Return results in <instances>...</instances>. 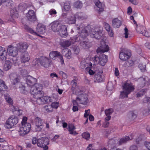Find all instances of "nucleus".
<instances>
[{"label":"nucleus","mask_w":150,"mask_h":150,"mask_svg":"<svg viewBox=\"0 0 150 150\" xmlns=\"http://www.w3.org/2000/svg\"><path fill=\"white\" fill-rule=\"evenodd\" d=\"M49 139L46 137H42L37 140V146L43 148L44 150H47L48 149L47 145L49 144Z\"/></svg>","instance_id":"obj_4"},{"label":"nucleus","mask_w":150,"mask_h":150,"mask_svg":"<svg viewBox=\"0 0 150 150\" xmlns=\"http://www.w3.org/2000/svg\"><path fill=\"white\" fill-rule=\"evenodd\" d=\"M37 80L30 76H28L26 79V82L28 85L30 86H33L36 84Z\"/></svg>","instance_id":"obj_18"},{"label":"nucleus","mask_w":150,"mask_h":150,"mask_svg":"<svg viewBox=\"0 0 150 150\" xmlns=\"http://www.w3.org/2000/svg\"><path fill=\"white\" fill-rule=\"evenodd\" d=\"M56 11L54 9H51L49 11V14L51 15H54L57 14Z\"/></svg>","instance_id":"obj_60"},{"label":"nucleus","mask_w":150,"mask_h":150,"mask_svg":"<svg viewBox=\"0 0 150 150\" xmlns=\"http://www.w3.org/2000/svg\"><path fill=\"white\" fill-rule=\"evenodd\" d=\"M76 41L79 42L80 46L84 49H87L91 46L90 42L87 39H83L81 37H77Z\"/></svg>","instance_id":"obj_5"},{"label":"nucleus","mask_w":150,"mask_h":150,"mask_svg":"<svg viewBox=\"0 0 150 150\" xmlns=\"http://www.w3.org/2000/svg\"><path fill=\"white\" fill-rule=\"evenodd\" d=\"M112 25L115 28H119L121 25V21L117 18H115L112 20Z\"/></svg>","instance_id":"obj_22"},{"label":"nucleus","mask_w":150,"mask_h":150,"mask_svg":"<svg viewBox=\"0 0 150 150\" xmlns=\"http://www.w3.org/2000/svg\"><path fill=\"white\" fill-rule=\"evenodd\" d=\"M104 25L105 26V28L107 31H109L110 30V25L108 23L104 22Z\"/></svg>","instance_id":"obj_64"},{"label":"nucleus","mask_w":150,"mask_h":150,"mask_svg":"<svg viewBox=\"0 0 150 150\" xmlns=\"http://www.w3.org/2000/svg\"><path fill=\"white\" fill-rule=\"evenodd\" d=\"M82 136L83 138L87 140L89 139L90 138V134L88 132H85L82 134Z\"/></svg>","instance_id":"obj_46"},{"label":"nucleus","mask_w":150,"mask_h":150,"mask_svg":"<svg viewBox=\"0 0 150 150\" xmlns=\"http://www.w3.org/2000/svg\"><path fill=\"white\" fill-rule=\"evenodd\" d=\"M44 108L45 110L47 112H52V108L50 105H49V106H45Z\"/></svg>","instance_id":"obj_59"},{"label":"nucleus","mask_w":150,"mask_h":150,"mask_svg":"<svg viewBox=\"0 0 150 150\" xmlns=\"http://www.w3.org/2000/svg\"><path fill=\"white\" fill-rule=\"evenodd\" d=\"M79 19H84L86 18L85 15L81 12L77 13L75 15Z\"/></svg>","instance_id":"obj_42"},{"label":"nucleus","mask_w":150,"mask_h":150,"mask_svg":"<svg viewBox=\"0 0 150 150\" xmlns=\"http://www.w3.org/2000/svg\"><path fill=\"white\" fill-rule=\"evenodd\" d=\"M37 31L40 34H43L45 32V27L44 25L38 24L37 27Z\"/></svg>","instance_id":"obj_25"},{"label":"nucleus","mask_w":150,"mask_h":150,"mask_svg":"<svg viewBox=\"0 0 150 150\" xmlns=\"http://www.w3.org/2000/svg\"><path fill=\"white\" fill-rule=\"evenodd\" d=\"M42 128V125H35V130L36 131H40Z\"/></svg>","instance_id":"obj_57"},{"label":"nucleus","mask_w":150,"mask_h":150,"mask_svg":"<svg viewBox=\"0 0 150 150\" xmlns=\"http://www.w3.org/2000/svg\"><path fill=\"white\" fill-rule=\"evenodd\" d=\"M59 105V103L58 102H54L52 103L51 105H50L52 108H57Z\"/></svg>","instance_id":"obj_63"},{"label":"nucleus","mask_w":150,"mask_h":150,"mask_svg":"<svg viewBox=\"0 0 150 150\" xmlns=\"http://www.w3.org/2000/svg\"><path fill=\"white\" fill-rule=\"evenodd\" d=\"M27 8V4L25 3L20 4L18 6V9L21 11H25Z\"/></svg>","instance_id":"obj_40"},{"label":"nucleus","mask_w":150,"mask_h":150,"mask_svg":"<svg viewBox=\"0 0 150 150\" xmlns=\"http://www.w3.org/2000/svg\"><path fill=\"white\" fill-rule=\"evenodd\" d=\"M144 29V27L143 26L141 27L140 26H138V25L136 26V29L137 31L139 33H142L143 32V30Z\"/></svg>","instance_id":"obj_50"},{"label":"nucleus","mask_w":150,"mask_h":150,"mask_svg":"<svg viewBox=\"0 0 150 150\" xmlns=\"http://www.w3.org/2000/svg\"><path fill=\"white\" fill-rule=\"evenodd\" d=\"M71 45V41L70 40H68L63 41L61 43V45L63 47H68Z\"/></svg>","instance_id":"obj_41"},{"label":"nucleus","mask_w":150,"mask_h":150,"mask_svg":"<svg viewBox=\"0 0 150 150\" xmlns=\"http://www.w3.org/2000/svg\"><path fill=\"white\" fill-rule=\"evenodd\" d=\"M7 88V86L6 85L5 82L1 79H0V91H5Z\"/></svg>","instance_id":"obj_37"},{"label":"nucleus","mask_w":150,"mask_h":150,"mask_svg":"<svg viewBox=\"0 0 150 150\" xmlns=\"http://www.w3.org/2000/svg\"><path fill=\"white\" fill-rule=\"evenodd\" d=\"M42 86L41 84L36 83L31 87L30 92L33 95L34 98H37L43 96V92L42 90Z\"/></svg>","instance_id":"obj_1"},{"label":"nucleus","mask_w":150,"mask_h":150,"mask_svg":"<svg viewBox=\"0 0 150 150\" xmlns=\"http://www.w3.org/2000/svg\"><path fill=\"white\" fill-rule=\"evenodd\" d=\"M10 78L11 81L13 84H15L19 81V79L17 77L16 74H11L10 75Z\"/></svg>","instance_id":"obj_26"},{"label":"nucleus","mask_w":150,"mask_h":150,"mask_svg":"<svg viewBox=\"0 0 150 150\" xmlns=\"http://www.w3.org/2000/svg\"><path fill=\"white\" fill-rule=\"evenodd\" d=\"M36 99V102L39 105L43 104H44V102L43 97L40 96L37 98H35Z\"/></svg>","instance_id":"obj_43"},{"label":"nucleus","mask_w":150,"mask_h":150,"mask_svg":"<svg viewBox=\"0 0 150 150\" xmlns=\"http://www.w3.org/2000/svg\"><path fill=\"white\" fill-rule=\"evenodd\" d=\"M91 31V27L88 26L85 27L82 29L80 33V35L79 37H81L84 39L88 35V34L90 35Z\"/></svg>","instance_id":"obj_13"},{"label":"nucleus","mask_w":150,"mask_h":150,"mask_svg":"<svg viewBox=\"0 0 150 150\" xmlns=\"http://www.w3.org/2000/svg\"><path fill=\"white\" fill-rule=\"evenodd\" d=\"M18 122V120L17 117H11L8 118L7 121L5 124V127L6 128L10 129L12 127L16 125Z\"/></svg>","instance_id":"obj_6"},{"label":"nucleus","mask_w":150,"mask_h":150,"mask_svg":"<svg viewBox=\"0 0 150 150\" xmlns=\"http://www.w3.org/2000/svg\"><path fill=\"white\" fill-rule=\"evenodd\" d=\"M128 117L130 121H133L136 118L137 115L133 111H130L128 113Z\"/></svg>","instance_id":"obj_31"},{"label":"nucleus","mask_w":150,"mask_h":150,"mask_svg":"<svg viewBox=\"0 0 150 150\" xmlns=\"http://www.w3.org/2000/svg\"><path fill=\"white\" fill-rule=\"evenodd\" d=\"M83 92V90L81 89L80 87H77L76 88L75 90V93L77 95H82L81 93Z\"/></svg>","instance_id":"obj_52"},{"label":"nucleus","mask_w":150,"mask_h":150,"mask_svg":"<svg viewBox=\"0 0 150 150\" xmlns=\"http://www.w3.org/2000/svg\"><path fill=\"white\" fill-rule=\"evenodd\" d=\"M139 67L141 70L142 71H144L145 70L146 66L145 65H143L142 64H140Z\"/></svg>","instance_id":"obj_62"},{"label":"nucleus","mask_w":150,"mask_h":150,"mask_svg":"<svg viewBox=\"0 0 150 150\" xmlns=\"http://www.w3.org/2000/svg\"><path fill=\"white\" fill-rule=\"evenodd\" d=\"M5 98L6 101L10 104H13V100L11 98L7 96H5Z\"/></svg>","instance_id":"obj_54"},{"label":"nucleus","mask_w":150,"mask_h":150,"mask_svg":"<svg viewBox=\"0 0 150 150\" xmlns=\"http://www.w3.org/2000/svg\"><path fill=\"white\" fill-rule=\"evenodd\" d=\"M35 121V125H42L43 124L42 120L39 117H36Z\"/></svg>","instance_id":"obj_44"},{"label":"nucleus","mask_w":150,"mask_h":150,"mask_svg":"<svg viewBox=\"0 0 150 150\" xmlns=\"http://www.w3.org/2000/svg\"><path fill=\"white\" fill-rule=\"evenodd\" d=\"M27 19L30 21H35L36 20L35 13L32 10H30L26 14Z\"/></svg>","instance_id":"obj_15"},{"label":"nucleus","mask_w":150,"mask_h":150,"mask_svg":"<svg viewBox=\"0 0 150 150\" xmlns=\"http://www.w3.org/2000/svg\"><path fill=\"white\" fill-rule=\"evenodd\" d=\"M95 4L94 8L99 13L103 12L104 10V5L102 4L99 0H93Z\"/></svg>","instance_id":"obj_11"},{"label":"nucleus","mask_w":150,"mask_h":150,"mask_svg":"<svg viewBox=\"0 0 150 150\" xmlns=\"http://www.w3.org/2000/svg\"><path fill=\"white\" fill-rule=\"evenodd\" d=\"M2 3L6 6L10 8L13 5L12 0H3Z\"/></svg>","instance_id":"obj_35"},{"label":"nucleus","mask_w":150,"mask_h":150,"mask_svg":"<svg viewBox=\"0 0 150 150\" xmlns=\"http://www.w3.org/2000/svg\"><path fill=\"white\" fill-rule=\"evenodd\" d=\"M109 50L108 45H106L103 40H101L100 41V46L97 49V52L98 53L101 54L108 51Z\"/></svg>","instance_id":"obj_10"},{"label":"nucleus","mask_w":150,"mask_h":150,"mask_svg":"<svg viewBox=\"0 0 150 150\" xmlns=\"http://www.w3.org/2000/svg\"><path fill=\"white\" fill-rule=\"evenodd\" d=\"M7 54L4 48L0 46V58L2 60H6Z\"/></svg>","instance_id":"obj_21"},{"label":"nucleus","mask_w":150,"mask_h":150,"mask_svg":"<svg viewBox=\"0 0 150 150\" xmlns=\"http://www.w3.org/2000/svg\"><path fill=\"white\" fill-rule=\"evenodd\" d=\"M148 79L147 77H146L144 78H140L139 80V86L140 87H144L146 84L147 83L148 85H149L150 84L149 82L147 81L146 82V80Z\"/></svg>","instance_id":"obj_20"},{"label":"nucleus","mask_w":150,"mask_h":150,"mask_svg":"<svg viewBox=\"0 0 150 150\" xmlns=\"http://www.w3.org/2000/svg\"><path fill=\"white\" fill-rule=\"evenodd\" d=\"M50 58L55 60L56 57H58L60 60V62L62 64H63L64 61L62 56L60 54V52L57 51H53L51 52L49 55Z\"/></svg>","instance_id":"obj_9"},{"label":"nucleus","mask_w":150,"mask_h":150,"mask_svg":"<svg viewBox=\"0 0 150 150\" xmlns=\"http://www.w3.org/2000/svg\"><path fill=\"white\" fill-rule=\"evenodd\" d=\"M30 59V56L27 52H22L20 55V59L22 63L28 62Z\"/></svg>","instance_id":"obj_16"},{"label":"nucleus","mask_w":150,"mask_h":150,"mask_svg":"<svg viewBox=\"0 0 150 150\" xmlns=\"http://www.w3.org/2000/svg\"><path fill=\"white\" fill-rule=\"evenodd\" d=\"M105 112L106 116L110 115L113 112V110L112 108H109L106 110Z\"/></svg>","instance_id":"obj_49"},{"label":"nucleus","mask_w":150,"mask_h":150,"mask_svg":"<svg viewBox=\"0 0 150 150\" xmlns=\"http://www.w3.org/2000/svg\"><path fill=\"white\" fill-rule=\"evenodd\" d=\"M75 129V126L73 124H69L68 125V130L69 132V133L71 134L76 135L77 134V133L75 131L74 132Z\"/></svg>","instance_id":"obj_32"},{"label":"nucleus","mask_w":150,"mask_h":150,"mask_svg":"<svg viewBox=\"0 0 150 150\" xmlns=\"http://www.w3.org/2000/svg\"><path fill=\"white\" fill-rule=\"evenodd\" d=\"M133 139L132 137L128 136L123 137L121 138L119 141V144L121 145L122 144L127 142V141L131 140Z\"/></svg>","instance_id":"obj_24"},{"label":"nucleus","mask_w":150,"mask_h":150,"mask_svg":"<svg viewBox=\"0 0 150 150\" xmlns=\"http://www.w3.org/2000/svg\"><path fill=\"white\" fill-rule=\"evenodd\" d=\"M11 16L13 19H15L18 18V15L16 9L11 10Z\"/></svg>","instance_id":"obj_34"},{"label":"nucleus","mask_w":150,"mask_h":150,"mask_svg":"<svg viewBox=\"0 0 150 150\" xmlns=\"http://www.w3.org/2000/svg\"><path fill=\"white\" fill-rule=\"evenodd\" d=\"M21 93L25 94H27L28 92L25 87L23 86L21 89Z\"/></svg>","instance_id":"obj_58"},{"label":"nucleus","mask_w":150,"mask_h":150,"mask_svg":"<svg viewBox=\"0 0 150 150\" xmlns=\"http://www.w3.org/2000/svg\"><path fill=\"white\" fill-rule=\"evenodd\" d=\"M126 64L128 67H131L134 65V62L132 60H129L126 62Z\"/></svg>","instance_id":"obj_61"},{"label":"nucleus","mask_w":150,"mask_h":150,"mask_svg":"<svg viewBox=\"0 0 150 150\" xmlns=\"http://www.w3.org/2000/svg\"><path fill=\"white\" fill-rule=\"evenodd\" d=\"M123 87V91L120 92V98H121L128 97V95L134 89L132 84L130 82H126Z\"/></svg>","instance_id":"obj_2"},{"label":"nucleus","mask_w":150,"mask_h":150,"mask_svg":"<svg viewBox=\"0 0 150 150\" xmlns=\"http://www.w3.org/2000/svg\"><path fill=\"white\" fill-rule=\"evenodd\" d=\"M18 132L21 136H24L28 133L21 127L20 128Z\"/></svg>","instance_id":"obj_51"},{"label":"nucleus","mask_w":150,"mask_h":150,"mask_svg":"<svg viewBox=\"0 0 150 150\" xmlns=\"http://www.w3.org/2000/svg\"><path fill=\"white\" fill-rule=\"evenodd\" d=\"M103 72L100 71L98 73H96L94 76V81L95 82H100L103 81L102 76L101 75Z\"/></svg>","instance_id":"obj_23"},{"label":"nucleus","mask_w":150,"mask_h":150,"mask_svg":"<svg viewBox=\"0 0 150 150\" xmlns=\"http://www.w3.org/2000/svg\"><path fill=\"white\" fill-rule=\"evenodd\" d=\"M108 57L104 54H102L99 56H95L94 57V60L95 63H99L100 65L103 66L108 61Z\"/></svg>","instance_id":"obj_3"},{"label":"nucleus","mask_w":150,"mask_h":150,"mask_svg":"<svg viewBox=\"0 0 150 150\" xmlns=\"http://www.w3.org/2000/svg\"><path fill=\"white\" fill-rule=\"evenodd\" d=\"M11 67V62L9 61H6L5 62V64L4 65V69L7 71L10 69Z\"/></svg>","instance_id":"obj_38"},{"label":"nucleus","mask_w":150,"mask_h":150,"mask_svg":"<svg viewBox=\"0 0 150 150\" xmlns=\"http://www.w3.org/2000/svg\"><path fill=\"white\" fill-rule=\"evenodd\" d=\"M21 127L27 133H28L30 131L31 127V125L30 123H26L25 124L22 125Z\"/></svg>","instance_id":"obj_30"},{"label":"nucleus","mask_w":150,"mask_h":150,"mask_svg":"<svg viewBox=\"0 0 150 150\" xmlns=\"http://www.w3.org/2000/svg\"><path fill=\"white\" fill-rule=\"evenodd\" d=\"M28 45V44L25 43H20L17 44L16 45L18 50L20 52H26L25 51L27 49Z\"/></svg>","instance_id":"obj_14"},{"label":"nucleus","mask_w":150,"mask_h":150,"mask_svg":"<svg viewBox=\"0 0 150 150\" xmlns=\"http://www.w3.org/2000/svg\"><path fill=\"white\" fill-rule=\"evenodd\" d=\"M131 56V54L130 52H127L126 53L121 52L119 54V57L121 60L124 61L130 57Z\"/></svg>","instance_id":"obj_19"},{"label":"nucleus","mask_w":150,"mask_h":150,"mask_svg":"<svg viewBox=\"0 0 150 150\" xmlns=\"http://www.w3.org/2000/svg\"><path fill=\"white\" fill-rule=\"evenodd\" d=\"M43 98L44 99L43 100H44L45 103H49L51 102L52 99L50 97L45 96H43Z\"/></svg>","instance_id":"obj_45"},{"label":"nucleus","mask_w":150,"mask_h":150,"mask_svg":"<svg viewBox=\"0 0 150 150\" xmlns=\"http://www.w3.org/2000/svg\"><path fill=\"white\" fill-rule=\"evenodd\" d=\"M7 51L9 55L13 57L16 56L18 54V50L17 47H14L11 45L8 46Z\"/></svg>","instance_id":"obj_12"},{"label":"nucleus","mask_w":150,"mask_h":150,"mask_svg":"<svg viewBox=\"0 0 150 150\" xmlns=\"http://www.w3.org/2000/svg\"><path fill=\"white\" fill-rule=\"evenodd\" d=\"M76 17L74 14H71L67 18V21L69 24L75 23L76 22Z\"/></svg>","instance_id":"obj_27"},{"label":"nucleus","mask_w":150,"mask_h":150,"mask_svg":"<svg viewBox=\"0 0 150 150\" xmlns=\"http://www.w3.org/2000/svg\"><path fill=\"white\" fill-rule=\"evenodd\" d=\"M150 113V105L149 106L147 109H144L143 111V113L146 115H148Z\"/></svg>","instance_id":"obj_53"},{"label":"nucleus","mask_w":150,"mask_h":150,"mask_svg":"<svg viewBox=\"0 0 150 150\" xmlns=\"http://www.w3.org/2000/svg\"><path fill=\"white\" fill-rule=\"evenodd\" d=\"M142 35L147 37H150V30H144V31L142 33Z\"/></svg>","instance_id":"obj_47"},{"label":"nucleus","mask_w":150,"mask_h":150,"mask_svg":"<svg viewBox=\"0 0 150 150\" xmlns=\"http://www.w3.org/2000/svg\"><path fill=\"white\" fill-rule=\"evenodd\" d=\"M64 52L66 53L65 54V56L68 59H70L71 57V51L68 49H65L62 52Z\"/></svg>","instance_id":"obj_39"},{"label":"nucleus","mask_w":150,"mask_h":150,"mask_svg":"<svg viewBox=\"0 0 150 150\" xmlns=\"http://www.w3.org/2000/svg\"><path fill=\"white\" fill-rule=\"evenodd\" d=\"M71 84L72 86V89L74 90L77 85L76 80L74 79L72 80L71 82Z\"/></svg>","instance_id":"obj_56"},{"label":"nucleus","mask_w":150,"mask_h":150,"mask_svg":"<svg viewBox=\"0 0 150 150\" xmlns=\"http://www.w3.org/2000/svg\"><path fill=\"white\" fill-rule=\"evenodd\" d=\"M60 24L58 22H53L52 23L51 29L54 32H58L59 28V25Z\"/></svg>","instance_id":"obj_28"},{"label":"nucleus","mask_w":150,"mask_h":150,"mask_svg":"<svg viewBox=\"0 0 150 150\" xmlns=\"http://www.w3.org/2000/svg\"><path fill=\"white\" fill-rule=\"evenodd\" d=\"M82 4L81 2L76 1L74 4V6L77 8H80L82 7Z\"/></svg>","instance_id":"obj_48"},{"label":"nucleus","mask_w":150,"mask_h":150,"mask_svg":"<svg viewBox=\"0 0 150 150\" xmlns=\"http://www.w3.org/2000/svg\"><path fill=\"white\" fill-rule=\"evenodd\" d=\"M33 62L36 63L35 64H38V62H40L41 65L45 67H49L51 62L50 60L46 57H43L41 60L39 59L36 58Z\"/></svg>","instance_id":"obj_7"},{"label":"nucleus","mask_w":150,"mask_h":150,"mask_svg":"<svg viewBox=\"0 0 150 150\" xmlns=\"http://www.w3.org/2000/svg\"><path fill=\"white\" fill-rule=\"evenodd\" d=\"M71 3L70 1H67L65 2L64 6V9L65 11H69L71 8Z\"/></svg>","instance_id":"obj_33"},{"label":"nucleus","mask_w":150,"mask_h":150,"mask_svg":"<svg viewBox=\"0 0 150 150\" xmlns=\"http://www.w3.org/2000/svg\"><path fill=\"white\" fill-rule=\"evenodd\" d=\"M90 35L92 38H94L97 39H99L103 35V34L101 30L99 29H91V28Z\"/></svg>","instance_id":"obj_8"},{"label":"nucleus","mask_w":150,"mask_h":150,"mask_svg":"<svg viewBox=\"0 0 150 150\" xmlns=\"http://www.w3.org/2000/svg\"><path fill=\"white\" fill-rule=\"evenodd\" d=\"M24 28L28 32L34 35L40 36L36 32H34V31L31 28L26 25H25L24 26Z\"/></svg>","instance_id":"obj_36"},{"label":"nucleus","mask_w":150,"mask_h":150,"mask_svg":"<svg viewBox=\"0 0 150 150\" xmlns=\"http://www.w3.org/2000/svg\"><path fill=\"white\" fill-rule=\"evenodd\" d=\"M107 87L108 90L111 91L113 89V84L111 82H109L107 85Z\"/></svg>","instance_id":"obj_55"},{"label":"nucleus","mask_w":150,"mask_h":150,"mask_svg":"<svg viewBox=\"0 0 150 150\" xmlns=\"http://www.w3.org/2000/svg\"><path fill=\"white\" fill-rule=\"evenodd\" d=\"M76 100L79 101L80 103L83 105H86L88 102V98L86 94H82L79 97H77Z\"/></svg>","instance_id":"obj_17"},{"label":"nucleus","mask_w":150,"mask_h":150,"mask_svg":"<svg viewBox=\"0 0 150 150\" xmlns=\"http://www.w3.org/2000/svg\"><path fill=\"white\" fill-rule=\"evenodd\" d=\"M61 28H63V30L59 32V35L62 37H66L67 35V27L66 26H62Z\"/></svg>","instance_id":"obj_29"}]
</instances>
